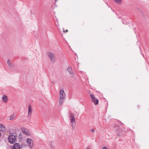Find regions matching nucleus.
Returning <instances> with one entry per match:
<instances>
[{"instance_id": "nucleus-1", "label": "nucleus", "mask_w": 149, "mask_h": 149, "mask_svg": "<svg viewBox=\"0 0 149 149\" xmlns=\"http://www.w3.org/2000/svg\"><path fill=\"white\" fill-rule=\"evenodd\" d=\"M8 142L11 144H13L16 142V138L15 136L13 135H10L8 138Z\"/></svg>"}, {"instance_id": "nucleus-2", "label": "nucleus", "mask_w": 149, "mask_h": 149, "mask_svg": "<svg viewBox=\"0 0 149 149\" xmlns=\"http://www.w3.org/2000/svg\"><path fill=\"white\" fill-rule=\"evenodd\" d=\"M70 120L71 123V126L73 128H74L75 125H73V123H75V118L73 114H70Z\"/></svg>"}, {"instance_id": "nucleus-3", "label": "nucleus", "mask_w": 149, "mask_h": 149, "mask_svg": "<svg viewBox=\"0 0 149 149\" xmlns=\"http://www.w3.org/2000/svg\"><path fill=\"white\" fill-rule=\"evenodd\" d=\"M90 96L92 102L94 103V104L95 105L98 104L99 101L94 96V95L92 94H91Z\"/></svg>"}, {"instance_id": "nucleus-4", "label": "nucleus", "mask_w": 149, "mask_h": 149, "mask_svg": "<svg viewBox=\"0 0 149 149\" xmlns=\"http://www.w3.org/2000/svg\"><path fill=\"white\" fill-rule=\"evenodd\" d=\"M48 55L52 62L54 63L55 61V54L49 52L48 53Z\"/></svg>"}, {"instance_id": "nucleus-5", "label": "nucleus", "mask_w": 149, "mask_h": 149, "mask_svg": "<svg viewBox=\"0 0 149 149\" xmlns=\"http://www.w3.org/2000/svg\"><path fill=\"white\" fill-rule=\"evenodd\" d=\"M22 132L27 135H30L31 134L29 131L27 129L23 128L22 129Z\"/></svg>"}, {"instance_id": "nucleus-6", "label": "nucleus", "mask_w": 149, "mask_h": 149, "mask_svg": "<svg viewBox=\"0 0 149 149\" xmlns=\"http://www.w3.org/2000/svg\"><path fill=\"white\" fill-rule=\"evenodd\" d=\"M26 142L28 144L29 146L31 148L33 146V141L30 139L28 138L26 139Z\"/></svg>"}, {"instance_id": "nucleus-7", "label": "nucleus", "mask_w": 149, "mask_h": 149, "mask_svg": "<svg viewBox=\"0 0 149 149\" xmlns=\"http://www.w3.org/2000/svg\"><path fill=\"white\" fill-rule=\"evenodd\" d=\"M65 95L63 89H61L60 91V97L65 98Z\"/></svg>"}, {"instance_id": "nucleus-8", "label": "nucleus", "mask_w": 149, "mask_h": 149, "mask_svg": "<svg viewBox=\"0 0 149 149\" xmlns=\"http://www.w3.org/2000/svg\"><path fill=\"white\" fill-rule=\"evenodd\" d=\"M21 146L19 143H15L13 146L12 149H20Z\"/></svg>"}, {"instance_id": "nucleus-9", "label": "nucleus", "mask_w": 149, "mask_h": 149, "mask_svg": "<svg viewBox=\"0 0 149 149\" xmlns=\"http://www.w3.org/2000/svg\"><path fill=\"white\" fill-rule=\"evenodd\" d=\"M32 113V108L31 105H29L28 107V116H31Z\"/></svg>"}, {"instance_id": "nucleus-10", "label": "nucleus", "mask_w": 149, "mask_h": 149, "mask_svg": "<svg viewBox=\"0 0 149 149\" xmlns=\"http://www.w3.org/2000/svg\"><path fill=\"white\" fill-rule=\"evenodd\" d=\"M67 70L70 74L74 75V73L73 72L72 68L71 67L69 66L67 69Z\"/></svg>"}, {"instance_id": "nucleus-11", "label": "nucleus", "mask_w": 149, "mask_h": 149, "mask_svg": "<svg viewBox=\"0 0 149 149\" xmlns=\"http://www.w3.org/2000/svg\"><path fill=\"white\" fill-rule=\"evenodd\" d=\"M2 101L5 103L6 102H7L8 100L7 96L5 95H3L2 96Z\"/></svg>"}, {"instance_id": "nucleus-12", "label": "nucleus", "mask_w": 149, "mask_h": 149, "mask_svg": "<svg viewBox=\"0 0 149 149\" xmlns=\"http://www.w3.org/2000/svg\"><path fill=\"white\" fill-rule=\"evenodd\" d=\"M0 131L3 132L5 131V127L3 125H0Z\"/></svg>"}, {"instance_id": "nucleus-13", "label": "nucleus", "mask_w": 149, "mask_h": 149, "mask_svg": "<svg viewBox=\"0 0 149 149\" xmlns=\"http://www.w3.org/2000/svg\"><path fill=\"white\" fill-rule=\"evenodd\" d=\"M64 99L65 98H62L61 97H60L59 99V103L60 104H62L63 103Z\"/></svg>"}, {"instance_id": "nucleus-14", "label": "nucleus", "mask_w": 149, "mask_h": 149, "mask_svg": "<svg viewBox=\"0 0 149 149\" xmlns=\"http://www.w3.org/2000/svg\"><path fill=\"white\" fill-rule=\"evenodd\" d=\"M15 117V115L14 114H12L11 116H10L9 120H13L14 119Z\"/></svg>"}, {"instance_id": "nucleus-15", "label": "nucleus", "mask_w": 149, "mask_h": 149, "mask_svg": "<svg viewBox=\"0 0 149 149\" xmlns=\"http://www.w3.org/2000/svg\"><path fill=\"white\" fill-rule=\"evenodd\" d=\"M114 129L115 130H120V128L117 125H115L114 127Z\"/></svg>"}, {"instance_id": "nucleus-16", "label": "nucleus", "mask_w": 149, "mask_h": 149, "mask_svg": "<svg viewBox=\"0 0 149 149\" xmlns=\"http://www.w3.org/2000/svg\"><path fill=\"white\" fill-rule=\"evenodd\" d=\"M116 3L120 4L121 3L122 1L121 0H113Z\"/></svg>"}, {"instance_id": "nucleus-17", "label": "nucleus", "mask_w": 149, "mask_h": 149, "mask_svg": "<svg viewBox=\"0 0 149 149\" xmlns=\"http://www.w3.org/2000/svg\"><path fill=\"white\" fill-rule=\"evenodd\" d=\"M8 64L9 66H11V67L12 66V65L11 63V61L10 60H8Z\"/></svg>"}, {"instance_id": "nucleus-18", "label": "nucleus", "mask_w": 149, "mask_h": 149, "mask_svg": "<svg viewBox=\"0 0 149 149\" xmlns=\"http://www.w3.org/2000/svg\"><path fill=\"white\" fill-rule=\"evenodd\" d=\"M90 131L92 133L94 132H95V129H92L90 130Z\"/></svg>"}, {"instance_id": "nucleus-19", "label": "nucleus", "mask_w": 149, "mask_h": 149, "mask_svg": "<svg viewBox=\"0 0 149 149\" xmlns=\"http://www.w3.org/2000/svg\"><path fill=\"white\" fill-rule=\"evenodd\" d=\"M18 137L20 139H21L22 138V136L21 134L19 135Z\"/></svg>"}, {"instance_id": "nucleus-20", "label": "nucleus", "mask_w": 149, "mask_h": 149, "mask_svg": "<svg viewBox=\"0 0 149 149\" xmlns=\"http://www.w3.org/2000/svg\"><path fill=\"white\" fill-rule=\"evenodd\" d=\"M102 149H108V148L105 146H104L102 148Z\"/></svg>"}, {"instance_id": "nucleus-21", "label": "nucleus", "mask_w": 149, "mask_h": 149, "mask_svg": "<svg viewBox=\"0 0 149 149\" xmlns=\"http://www.w3.org/2000/svg\"><path fill=\"white\" fill-rule=\"evenodd\" d=\"M68 30H66L65 31L64 30H63V32L65 33H66L67 32H68Z\"/></svg>"}, {"instance_id": "nucleus-22", "label": "nucleus", "mask_w": 149, "mask_h": 149, "mask_svg": "<svg viewBox=\"0 0 149 149\" xmlns=\"http://www.w3.org/2000/svg\"><path fill=\"white\" fill-rule=\"evenodd\" d=\"M86 149H90L88 147Z\"/></svg>"}, {"instance_id": "nucleus-23", "label": "nucleus", "mask_w": 149, "mask_h": 149, "mask_svg": "<svg viewBox=\"0 0 149 149\" xmlns=\"http://www.w3.org/2000/svg\"><path fill=\"white\" fill-rule=\"evenodd\" d=\"M58 0H55V2H56Z\"/></svg>"}, {"instance_id": "nucleus-24", "label": "nucleus", "mask_w": 149, "mask_h": 149, "mask_svg": "<svg viewBox=\"0 0 149 149\" xmlns=\"http://www.w3.org/2000/svg\"><path fill=\"white\" fill-rule=\"evenodd\" d=\"M1 133L0 132V136L1 135Z\"/></svg>"}]
</instances>
